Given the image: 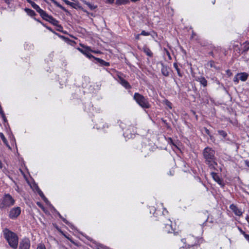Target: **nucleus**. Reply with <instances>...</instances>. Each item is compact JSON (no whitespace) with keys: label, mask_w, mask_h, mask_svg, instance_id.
Instances as JSON below:
<instances>
[{"label":"nucleus","mask_w":249,"mask_h":249,"mask_svg":"<svg viewBox=\"0 0 249 249\" xmlns=\"http://www.w3.org/2000/svg\"><path fill=\"white\" fill-rule=\"evenodd\" d=\"M139 36H140L139 35H137V37H136V39H139Z\"/></svg>","instance_id":"nucleus-44"},{"label":"nucleus","mask_w":249,"mask_h":249,"mask_svg":"<svg viewBox=\"0 0 249 249\" xmlns=\"http://www.w3.org/2000/svg\"><path fill=\"white\" fill-rule=\"evenodd\" d=\"M237 76H238L241 81L244 82L248 79L249 74L246 72L238 73H237Z\"/></svg>","instance_id":"nucleus-13"},{"label":"nucleus","mask_w":249,"mask_h":249,"mask_svg":"<svg viewBox=\"0 0 249 249\" xmlns=\"http://www.w3.org/2000/svg\"><path fill=\"white\" fill-rule=\"evenodd\" d=\"M80 46L85 49L83 50L81 48H78L77 50L80 52H81L82 53L86 55L88 58L89 59L93 58L95 59V57L89 53V52H95L94 51L92 50L90 47L86 46L83 44H80Z\"/></svg>","instance_id":"nucleus-6"},{"label":"nucleus","mask_w":249,"mask_h":249,"mask_svg":"<svg viewBox=\"0 0 249 249\" xmlns=\"http://www.w3.org/2000/svg\"><path fill=\"white\" fill-rule=\"evenodd\" d=\"M95 60H96L98 63H99L101 66H109L110 65L109 62H106L104 60L101 59L99 58L95 57Z\"/></svg>","instance_id":"nucleus-15"},{"label":"nucleus","mask_w":249,"mask_h":249,"mask_svg":"<svg viewBox=\"0 0 249 249\" xmlns=\"http://www.w3.org/2000/svg\"><path fill=\"white\" fill-rule=\"evenodd\" d=\"M230 208L234 213L237 216H241L243 214V212L241 209H239L236 205L233 204L230 206Z\"/></svg>","instance_id":"nucleus-9"},{"label":"nucleus","mask_w":249,"mask_h":249,"mask_svg":"<svg viewBox=\"0 0 249 249\" xmlns=\"http://www.w3.org/2000/svg\"><path fill=\"white\" fill-rule=\"evenodd\" d=\"M58 215L60 217V218H61L62 219L64 222H65L66 224L68 223V221L65 218H63L60 213L58 214Z\"/></svg>","instance_id":"nucleus-34"},{"label":"nucleus","mask_w":249,"mask_h":249,"mask_svg":"<svg viewBox=\"0 0 249 249\" xmlns=\"http://www.w3.org/2000/svg\"><path fill=\"white\" fill-rule=\"evenodd\" d=\"M85 3L91 10L95 9L97 7L96 5H92L89 2H85Z\"/></svg>","instance_id":"nucleus-22"},{"label":"nucleus","mask_w":249,"mask_h":249,"mask_svg":"<svg viewBox=\"0 0 249 249\" xmlns=\"http://www.w3.org/2000/svg\"><path fill=\"white\" fill-rule=\"evenodd\" d=\"M167 226L170 227V226H171V225H170V224H167V225H166V227H167Z\"/></svg>","instance_id":"nucleus-47"},{"label":"nucleus","mask_w":249,"mask_h":249,"mask_svg":"<svg viewBox=\"0 0 249 249\" xmlns=\"http://www.w3.org/2000/svg\"><path fill=\"white\" fill-rule=\"evenodd\" d=\"M21 213V209L19 207H14L10 210L9 213V217L12 219L17 218Z\"/></svg>","instance_id":"nucleus-7"},{"label":"nucleus","mask_w":249,"mask_h":249,"mask_svg":"<svg viewBox=\"0 0 249 249\" xmlns=\"http://www.w3.org/2000/svg\"><path fill=\"white\" fill-rule=\"evenodd\" d=\"M245 238L249 242V235L248 234H246V233H245L244 234H243Z\"/></svg>","instance_id":"nucleus-35"},{"label":"nucleus","mask_w":249,"mask_h":249,"mask_svg":"<svg viewBox=\"0 0 249 249\" xmlns=\"http://www.w3.org/2000/svg\"><path fill=\"white\" fill-rule=\"evenodd\" d=\"M36 249H46L45 246L43 244H39Z\"/></svg>","instance_id":"nucleus-32"},{"label":"nucleus","mask_w":249,"mask_h":249,"mask_svg":"<svg viewBox=\"0 0 249 249\" xmlns=\"http://www.w3.org/2000/svg\"><path fill=\"white\" fill-rule=\"evenodd\" d=\"M174 67L175 68L176 70L178 72V74L179 77L182 76V74L180 72V70L178 67V64L177 63H174L173 64Z\"/></svg>","instance_id":"nucleus-21"},{"label":"nucleus","mask_w":249,"mask_h":249,"mask_svg":"<svg viewBox=\"0 0 249 249\" xmlns=\"http://www.w3.org/2000/svg\"><path fill=\"white\" fill-rule=\"evenodd\" d=\"M215 0H214V1H213V3L214 4L215 3Z\"/></svg>","instance_id":"nucleus-48"},{"label":"nucleus","mask_w":249,"mask_h":249,"mask_svg":"<svg viewBox=\"0 0 249 249\" xmlns=\"http://www.w3.org/2000/svg\"><path fill=\"white\" fill-rule=\"evenodd\" d=\"M211 175L213 178L221 186H224V184L223 182V180L220 178L218 175L214 172H212Z\"/></svg>","instance_id":"nucleus-10"},{"label":"nucleus","mask_w":249,"mask_h":249,"mask_svg":"<svg viewBox=\"0 0 249 249\" xmlns=\"http://www.w3.org/2000/svg\"><path fill=\"white\" fill-rule=\"evenodd\" d=\"M205 132H206L208 135H210V131H209V130L208 129L206 128H205Z\"/></svg>","instance_id":"nucleus-40"},{"label":"nucleus","mask_w":249,"mask_h":249,"mask_svg":"<svg viewBox=\"0 0 249 249\" xmlns=\"http://www.w3.org/2000/svg\"><path fill=\"white\" fill-rule=\"evenodd\" d=\"M118 78L119 83L125 89H129L131 88V86H130L129 83L124 79L121 76H119Z\"/></svg>","instance_id":"nucleus-11"},{"label":"nucleus","mask_w":249,"mask_h":249,"mask_svg":"<svg viewBox=\"0 0 249 249\" xmlns=\"http://www.w3.org/2000/svg\"><path fill=\"white\" fill-rule=\"evenodd\" d=\"M181 241L186 244L185 248L189 249L197 244V239L193 236L189 235L187 238L181 239Z\"/></svg>","instance_id":"nucleus-5"},{"label":"nucleus","mask_w":249,"mask_h":249,"mask_svg":"<svg viewBox=\"0 0 249 249\" xmlns=\"http://www.w3.org/2000/svg\"><path fill=\"white\" fill-rule=\"evenodd\" d=\"M40 16L44 19V20L48 21V19L51 17V16L49 15L46 13L45 11H44L41 15Z\"/></svg>","instance_id":"nucleus-19"},{"label":"nucleus","mask_w":249,"mask_h":249,"mask_svg":"<svg viewBox=\"0 0 249 249\" xmlns=\"http://www.w3.org/2000/svg\"><path fill=\"white\" fill-rule=\"evenodd\" d=\"M109 3H112L114 2V0H107Z\"/></svg>","instance_id":"nucleus-41"},{"label":"nucleus","mask_w":249,"mask_h":249,"mask_svg":"<svg viewBox=\"0 0 249 249\" xmlns=\"http://www.w3.org/2000/svg\"><path fill=\"white\" fill-rule=\"evenodd\" d=\"M210 54H211V55H213V52H211Z\"/></svg>","instance_id":"nucleus-49"},{"label":"nucleus","mask_w":249,"mask_h":249,"mask_svg":"<svg viewBox=\"0 0 249 249\" xmlns=\"http://www.w3.org/2000/svg\"><path fill=\"white\" fill-rule=\"evenodd\" d=\"M2 232L4 238L9 246L14 249H17L18 242V238L17 235L7 228L4 229Z\"/></svg>","instance_id":"nucleus-2"},{"label":"nucleus","mask_w":249,"mask_h":249,"mask_svg":"<svg viewBox=\"0 0 249 249\" xmlns=\"http://www.w3.org/2000/svg\"><path fill=\"white\" fill-rule=\"evenodd\" d=\"M196 80L199 82L201 85L205 87L207 86V81L203 76L198 77Z\"/></svg>","instance_id":"nucleus-14"},{"label":"nucleus","mask_w":249,"mask_h":249,"mask_svg":"<svg viewBox=\"0 0 249 249\" xmlns=\"http://www.w3.org/2000/svg\"><path fill=\"white\" fill-rule=\"evenodd\" d=\"M36 10L40 14V15L44 11L42 9H41L39 6H38Z\"/></svg>","instance_id":"nucleus-30"},{"label":"nucleus","mask_w":249,"mask_h":249,"mask_svg":"<svg viewBox=\"0 0 249 249\" xmlns=\"http://www.w3.org/2000/svg\"><path fill=\"white\" fill-rule=\"evenodd\" d=\"M57 7H59L61 9L65 11H67L66 9L62 6L61 4H60L59 3H58L57 1L54 0H51Z\"/></svg>","instance_id":"nucleus-23"},{"label":"nucleus","mask_w":249,"mask_h":249,"mask_svg":"<svg viewBox=\"0 0 249 249\" xmlns=\"http://www.w3.org/2000/svg\"><path fill=\"white\" fill-rule=\"evenodd\" d=\"M203 156L205 160V163L208 165L211 169H215L217 165L216 162L215 151L212 148L207 147L203 151Z\"/></svg>","instance_id":"nucleus-1"},{"label":"nucleus","mask_w":249,"mask_h":249,"mask_svg":"<svg viewBox=\"0 0 249 249\" xmlns=\"http://www.w3.org/2000/svg\"><path fill=\"white\" fill-rule=\"evenodd\" d=\"M95 52H93L94 53H100V51H94Z\"/></svg>","instance_id":"nucleus-45"},{"label":"nucleus","mask_w":249,"mask_h":249,"mask_svg":"<svg viewBox=\"0 0 249 249\" xmlns=\"http://www.w3.org/2000/svg\"><path fill=\"white\" fill-rule=\"evenodd\" d=\"M4 1L7 4H9L11 1V0H4Z\"/></svg>","instance_id":"nucleus-39"},{"label":"nucleus","mask_w":249,"mask_h":249,"mask_svg":"<svg viewBox=\"0 0 249 249\" xmlns=\"http://www.w3.org/2000/svg\"><path fill=\"white\" fill-rule=\"evenodd\" d=\"M238 230H239V231L240 232V233H241V234H242L243 235L245 233V231H244L242 230V229H241V228H238Z\"/></svg>","instance_id":"nucleus-37"},{"label":"nucleus","mask_w":249,"mask_h":249,"mask_svg":"<svg viewBox=\"0 0 249 249\" xmlns=\"http://www.w3.org/2000/svg\"><path fill=\"white\" fill-rule=\"evenodd\" d=\"M46 28H47L48 30H49L50 31H51L53 32V30H52V29H51V28H50V27H46Z\"/></svg>","instance_id":"nucleus-43"},{"label":"nucleus","mask_w":249,"mask_h":249,"mask_svg":"<svg viewBox=\"0 0 249 249\" xmlns=\"http://www.w3.org/2000/svg\"><path fill=\"white\" fill-rule=\"evenodd\" d=\"M218 133L224 138L227 135V133L223 130H218Z\"/></svg>","instance_id":"nucleus-24"},{"label":"nucleus","mask_w":249,"mask_h":249,"mask_svg":"<svg viewBox=\"0 0 249 249\" xmlns=\"http://www.w3.org/2000/svg\"><path fill=\"white\" fill-rule=\"evenodd\" d=\"M208 65L210 66L211 68H214L217 69V67L214 65V62L213 60H211L208 63Z\"/></svg>","instance_id":"nucleus-26"},{"label":"nucleus","mask_w":249,"mask_h":249,"mask_svg":"<svg viewBox=\"0 0 249 249\" xmlns=\"http://www.w3.org/2000/svg\"><path fill=\"white\" fill-rule=\"evenodd\" d=\"M239 78H238V76H237V74L236 75V76L233 78V81L235 84H238L239 83Z\"/></svg>","instance_id":"nucleus-28"},{"label":"nucleus","mask_w":249,"mask_h":249,"mask_svg":"<svg viewBox=\"0 0 249 249\" xmlns=\"http://www.w3.org/2000/svg\"><path fill=\"white\" fill-rule=\"evenodd\" d=\"M36 10L40 14V15L44 11L42 9H41L39 6H38Z\"/></svg>","instance_id":"nucleus-31"},{"label":"nucleus","mask_w":249,"mask_h":249,"mask_svg":"<svg viewBox=\"0 0 249 249\" xmlns=\"http://www.w3.org/2000/svg\"><path fill=\"white\" fill-rule=\"evenodd\" d=\"M246 219L247 220V221H248L249 224V216H247L246 218Z\"/></svg>","instance_id":"nucleus-42"},{"label":"nucleus","mask_w":249,"mask_h":249,"mask_svg":"<svg viewBox=\"0 0 249 249\" xmlns=\"http://www.w3.org/2000/svg\"><path fill=\"white\" fill-rule=\"evenodd\" d=\"M64 1L65 2V3L67 4V5H69L73 7V5L74 4L73 2H71L68 0H65Z\"/></svg>","instance_id":"nucleus-29"},{"label":"nucleus","mask_w":249,"mask_h":249,"mask_svg":"<svg viewBox=\"0 0 249 249\" xmlns=\"http://www.w3.org/2000/svg\"><path fill=\"white\" fill-rule=\"evenodd\" d=\"M185 248V247H182L181 248H180L179 249H184V248Z\"/></svg>","instance_id":"nucleus-46"},{"label":"nucleus","mask_w":249,"mask_h":249,"mask_svg":"<svg viewBox=\"0 0 249 249\" xmlns=\"http://www.w3.org/2000/svg\"><path fill=\"white\" fill-rule=\"evenodd\" d=\"M133 98L143 108H148L150 107V104L147 99L143 95L139 93H135Z\"/></svg>","instance_id":"nucleus-4"},{"label":"nucleus","mask_w":249,"mask_h":249,"mask_svg":"<svg viewBox=\"0 0 249 249\" xmlns=\"http://www.w3.org/2000/svg\"><path fill=\"white\" fill-rule=\"evenodd\" d=\"M15 199L9 194H5L0 199V209H3L10 207L14 205Z\"/></svg>","instance_id":"nucleus-3"},{"label":"nucleus","mask_w":249,"mask_h":249,"mask_svg":"<svg viewBox=\"0 0 249 249\" xmlns=\"http://www.w3.org/2000/svg\"><path fill=\"white\" fill-rule=\"evenodd\" d=\"M143 52L147 55L150 57L152 56L153 55V53L151 52V50L147 47L143 48Z\"/></svg>","instance_id":"nucleus-20"},{"label":"nucleus","mask_w":249,"mask_h":249,"mask_svg":"<svg viewBox=\"0 0 249 249\" xmlns=\"http://www.w3.org/2000/svg\"><path fill=\"white\" fill-rule=\"evenodd\" d=\"M161 71L162 74L165 76H168L169 75V68L166 66L161 64Z\"/></svg>","instance_id":"nucleus-12"},{"label":"nucleus","mask_w":249,"mask_h":249,"mask_svg":"<svg viewBox=\"0 0 249 249\" xmlns=\"http://www.w3.org/2000/svg\"><path fill=\"white\" fill-rule=\"evenodd\" d=\"M48 21L51 23L52 24L55 26H58V21L54 18L52 16L50 17L49 19H48Z\"/></svg>","instance_id":"nucleus-16"},{"label":"nucleus","mask_w":249,"mask_h":249,"mask_svg":"<svg viewBox=\"0 0 249 249\" xmlns=\"http://www.w3.org/2000/svg\"><path fill=\"white\" fill-rule=\"evenodd\" d=\"M30 241L29 238L22 239L19 245V249H29L30 248Z\"/></svg>","instance_id":"nucleus-8"},{"label":"nucleus","mask_w":249,"mask_h":249,"mask_svg":"<svg viewBox=\"0 0 249 249\" xmlns=\"http://www.w3.org/2000/svg\"><path fill=\"white\" fill-rule=\"evenodd\" d=\"M127 2V0H117L116 4L118 5L124 4Z\"/></svg>","instance_id":"nucleus-27"},{"label":"nucleus","mask_w":249,"mask_h":249,"mask_svg":"<svg viewBox=\"0 0 249 249\" xmlns=\"http://www.w3.org/2000/svg\"><path fill=\"white\" fill-rule=\"evenodd\" d=\"M0 137L4 143L5 144L10 148V147L8 144V142L2 133H0Z\"/></svg>","instance_id":"nucleus-18"},{"label":"nucleus","mask_w":249,"mask_h":249,"mask_svg":"<svg viewBox=\"0 0 249 249\" xmlns=\"http://www.w3.org/2000/svg\"><path fill=\"white\" fill-rule=\"evenodd\" d=\"M25 11L26 12L27 14L31 17H33L36 15L35 11L32 9L26 8Z\"/></svg>","instance_id":"nucleus-17"},{"label":"nucleus","mask_w":249,"mask_h":249,"mask_svg":"<svg viewBox=\"0 0 249 249\" xmlns=\"http://www.w3.org/2000/svg\"><path fill=\"white\" fill-rule=\"evenodd\" d=\"M39 6L37 5L36 3L34 4L32 7L35 9V10Z\"/></svg>","instance_id":"nucleus-38"},{"label":"nucleus","mask_w":249,"mask_h":249,"mask_svg":"<svg viewBox=\"0 0 249 249\" xmlns=\"http://www.w3.org/2000/svg\"><path fill=\"white\" fill-rule=\"evenodd\" d=\"M26 1L29 3L30 4H31V5H32V6H33V4H35V3L33 1H32L31 0H26Z\"/></svg>","instance_id":"nucleus-36"},{"label":"nucleus","mask_w":249,"mask_h":249,"mask_svg":"<svg viewBox=\"0 0 249 249\" xmlns=\"http://www.w3.org/2000/svg\"><path fill=\"white\" fill-rule=\"evenodd\" d=\"M150 34L148 32H145V31H142L141 33V35L144 36H149Z\"/></svg>","instance_id":"nucleus-33"},{"label":"nucleus","mask_w":249,"mask_h":249,"mask_svg":"<svg viewBox=\"0 0 249 249\" xmlns=\"http://www.w3.org/2000/svg\"><path fill=\"white\" fill-rule=\"evenodd\" d=\"M38 194L44 200V201H46L47 200V198L44 195L43 192L41 190H38Z\"/></svg>","instance_id":"nucleus-25"}]
</instances>
